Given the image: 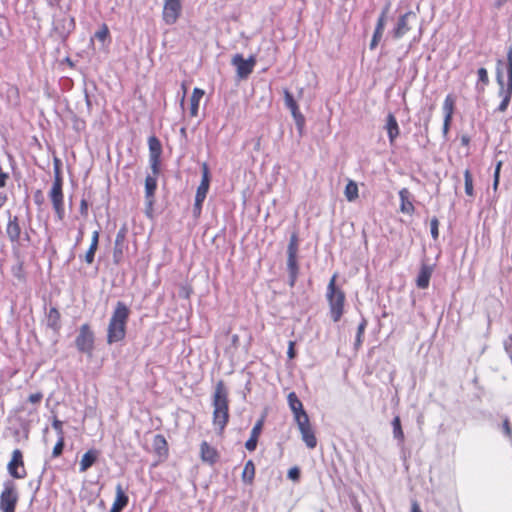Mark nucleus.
I'll list each match as a JSON object with an SVG mask.
<instances>
[{
	"label": "nucleus",
	"mask_w": 512,
	"mask_h": 512,
	"mask_svg": "<svg viewBox=\"0 0 512 512\" xmlns=\"http://www.w3.org/2000/svg\"><path fill=\"white\" fill-rule=\"evenodd\" d=\"M287 402L293 413L294 421L297 424L303 442L307 448L314 449L317 446V438L301 400L298 398L297 394L292 391L287 396Z\"/></svg>",
	"instance_id": "nucleus-1"
},
{
	"label": "nucleus",
	"mask_w": 512,
	"mask_h": 512,
	"mask_svg": "<svg viewBox=\"0 0 512 512\" xmlns=\"http://www.w3.org/2000/svg\"><path fill=\"white\" fill-rule=\"evenodd\" d=\"M506 73H507V82L504 83L503 78V60H497L496 65V81L499 85L498 95L502 98L497 110L499 112H505L510 104L512 98V46H510L507 50L506 57Z\"/></svg>",
	"instance_id": "nucleus-2"
},
{
	"label": "nucleus",
	"mask_w": 512,
	"mask_h": 512,
	"mask_svg": "<svg viewBox=\"0 0 512 512\" xmlns=\"http://www.w3.org/2000/svg\"><path fill=\"white\" fill-rule=\"evenodd\" d=\"M213 424L222 433L229 422L228 391L223 380H219L212 397Z\"/></svg>",
	"instance_id": "nucleus-3"
},
{
	"label": "nucleus",
	"mask_w": 512,
	"mask_h": 512,
	"mask_svg": "<svg viewBox=\"0 0 512 512\" xmlns=\"http://www.w3.org/2000/svg\"><path fill=\"white\" fill-rule=\"evenodd\" d=\"M130 315L128 306L121 301L116 303L107 329V342L113 344L125 338L126 325Z\"/></svg>",
	"instance_id": "nucleus-4"
},
{
	"label": "nucleus",
	"mask_w": 512,
	"mask_h": 512,
	"mask_svg": "<svg viewBox=\"0 0 512 512\" xmlns=\"http://www.w3.org/2000/svg\"><path fill=\"white\" fill-rule=\"evenodd\" d=\"M338 274L335 273L327 285L326 299L329 306L330 317L333 322H339L345 312L346 294L337 285Z\"/></svg>",
	"instance_id": "nucleus-5"
},
{
	"label": "nucleus",
	"mask_w": 512,
	"mask_h": 512,
	"mask_svg": "<svg viewBox=\"0 0 512 512\" xmlns=\"http://www.w3.org/2000/svg\"><path fill=\"white\" fill-rule=\"evenodd\" d=\"M63 179L60 170V160L54 159V181L49 191V198L51 200L53 209L56 213L58 220L62 221L65 217L64 209V195H63Z\"/></svg>",
	"instance_id": "nucleus-6"
},
{
	"label": "nucleus",
	"mask_w": 512,
	"mask_h": 512,
	"mask_svg": "<svg viewBox=\"0 0 512 512\" xmlns=\"http://www.w3.org/2000/svg\"><path fill=\"white\" fill-rule=\"evenodd\" d=\"M22 228L18 216H12L8 212V222L6 226V234L12 245V254L19 256V250H22L23 241L31 242V237L27 231L24 232V237L21 239Z\"/></svg>",
	"instance_id": "nucleus-7"
},
{
	"label": "nucleus",
	"mask_w": 512,
	"mask_h": 512,
	"mask_svg": "<svg viewBox=\"0 0 512 512\" xmlns=\"http://www.w3.org/2000/svg\"><path fill=\"white\" fill-rule=\"evenodd\" d=\"M298 247L299 239L296 232L290 236V241L287 247V269L289 272V285L293 287L297 281L299 274L298 265Z\"/></svg>",
	"instance_id": "nucleus-8"
},
{
	"label": "nucleus",
	"mask_w": 512,
	"mask_h": 512,
	"mask_svg": "<svg viewBox=\"0 0 512 512\" xmlns=\"http://www.w3.org/2000/svg\"><path fill=\"white\" fill-rule=\"evenodd\" d=\"M202 169V179L197 187L196 195H195V202L193 207V212L195 216H199L202 211V205L203 202L207 196V193L209 191L210 187V171L208 164L206 162L202 163L201 166Z\"/></svg>",
	"instance_id": "nucleus-9"
},
{
	"label": "nucleus",
	"mask_w": 512,
	"mask_h": 512,
	"mask_svg": "<svg viewBox=\"0 0 512 512\" xmlns=\"http://www.w3.org/2000/svg\"><path fill=\"white\" fill-rule=\"evenodd\" d=\"M18 502V493L11 482L4 484V489L0 495V510L2 512H15Z\"/></svg>",
	"instance_id": "nucleus-10"
},
{
	"label": "nucleus",
	"mask_w": 512,
	"mask_h": 512,
	"mask_svg": "<svg viewBox=\"0 0 512 512\" xmlns=\"http://www.w3.org/2000/svg\"><path fill=\"white\" fill-rule=\"evenodd\" d=\"M77 349L86 354H91L94 347V334L88 324H83L79 329V334L75 339Z\"/></svg>",
	"instance_id": "nucleus-11"
},
{
	"label": "nucleus",
	"mask_w": 512,
	"mask_h": 512,
	"mask_svg": "<svg viewBox=\"0 0 512 512\" xmlns=\"http://www.w3.org/2000/svg\"><path fill=\"white\" fill-rule=\"evenodd\" d=\"M182 14V0H164L162 19L166 24H174Z\"/></svg>",
	"instance_id": "nucleus-12"
},
{
	"label": "nucleus",
	"mask_w": 512,
	"mask_h": 512,
	"mask_svg": "<svg viewBox=\"0 0 512 512\" xmlns=\"http://www.w3.org/2000/svg\"><path fill=\"white\" fill-rule=\"evenodd\" d=\"M232 64L236 67L237 75L245 79L253 72L256 57L251 55L248 59H244L242 54H236L232 58Z\"/></svg>",
	"instance_id": "nucleus-13"
},
{
	"label": "nucleus",
	"mask_w": 512,
	"mask_h": 512,
	"mask_svg": "<svg viewBox=\"0 0 512 512\" xmlns=\"http://www.w3.org/2000/svg\"><path fill=\"white\" fill-rule=\"evenodd\" d=\"M8 471L12 477L17 479H22L26 476L22 452L19 449L13 451L12 459L8 463Z\"/></svg>",
	"instance_id": "nucleus-14"
},
{
	"label": "nucleus",
	"mask_w": 512,
	"mask_h": 512,
	"mask_svg": "<svg viewBox=\"0 0 512 512\" xmlns=\"http://www.w3.org/2000/svg\"><path fill=\"white\" fill-rule=\"evenodd\" d=\"M199 456L203 463L214 466L220 458L218 450L207 441H202L199 448Z\"/></svg>",
	"instance_id": "nucleus-15"
},
{
	"label": "nucleus",
	"mask_w": 512,
	"mask_h": 512,
	"mask_svg": "<svg viewBox=\"0 0 512 512\" xmlns=\"http://www.w3.org/2000/svg\"><path fill=\"white\" fill-rule=\"evenodd\" d=\"M387 10H388V8H386L381 13V15L379 16V18L377 20L376 27H375V30H374V33H373V36H372V39H371V42L369 45V48L371 50H374L378 46V44L382 38L384 28H385V20H386Z\"/></svg>",
	"instance_id": "nucleus-16"
},
{
	"label": "nucleus",
	"mask_w": 512,
	"mask_h": 512,
	"mask_svg": "<svg viewBox=\"0 0 512 512\" xmlns=\"http://www.w3.org/2000/svg\"><path fill=\"white\" fill-rule=\"evenodd\" d=\"M150 148V161L153 172L158 173L159 157H160V142L157 137L152 136L149 139Z\"/></svg>",
	"instance_id": "nucleus-17"
},
{
	"label": "nucleus",
	"mask_w": 512,
	"mask_h": 512,
	"mask_svg": "<svg viewBox=\"0 0 512 512\" xmlns=\"http://www.w3.org/2000/svg\"><path fill=\"white\" fill-rule=\"evenodd\" d=\"M410 16H414L412 11H408L398 19L397 25L393 30V36L396 39L402 38L406 33H408L411 27L408 25V18Z\"/></svg>",
	"instance_id": "nucleus-18"
},
{
	"label": "nucleus",
	"mask_w": 512,
	"mask_h": 512,
	"mask_svg": "<svg viewBox=\"0 0 512 512\" xmlns=\"http://www.w3.org/2000/svg\"><path fill=\"white\" fill-rule=\"evenodd\" d=\"M385 129L388 134L389 143L391 145H393L396 138L400 134V128H399L396 117L392 113H389L386 117Z\"/></svg>",
	"instance_id": "nucleus-19"
},
{
	"label": "nucleus",
	"mask_w": 512,
	"mask_h": 512,
	"mask_svg": "<svg viewBox=\"0 0 512 512\" xmlns=\"http://www.w3.org/2000/svg\"><path fill=\"white\" fill-rule=\"evenodd\" d=\"M115 490L116 496L110 509V512H121L127 506L129 498L125 494L121 484H118Z\"/></svg>",
	"instance_id": "nucleus-20"
},
{
	"label": "nucleus",
	"mask_w": 512,
	"mask_h": 512,
	"mask_svg": "<svg viewBox=\"0 0 512 512\" xmlns=\"http://www.w3.org/2000/svg\"><path fill=\"white\" fill-rule=\"evenodd\" d=\"M16 260L15 265L12 266L11 271L12 275L19 281L24 282L26 279L25 271H24V253L22 250H19V256L13 255Z\"/></svg>",
	"instance_id": "nucleus-21"
},
{
	"label": "nucleus",
	"mask_w": 512,
	"mask_h": 512,
	"mask_svg": "<svg viewBox=\"0 0 512 512\" xmlns=\"http://www.w3.org/2000/svg\"><path fill=\"white\" fill-rule=\"evenodd\" d=\"M399 197H400V210L401 212L411 215L414 213V205L412 201L410 200V192L407 188H402L399 191Z\"/></svg>",
	"instance_id": "nucleus-22"
},
{
	"label": "nucleus",
	"mask_w": 512,
	"mask_h": 512,
	"mask_svg": "<svg viewBox=\"0 0 512 512\" xmlns=\"http://www.w3.org/2000/svg\"><path fill=\"white\" fill-rule=\"evenodd\" d=\"M99 456V451L96 449L88 450L81 458L80 461V472L87 471L97 460Z\"/></svg>",
	"instance_id": "nucleus-23"
},
{
	"label": "nucleus",
	"mask_w": 512,
	"mask_h": 512,
	"mask_svg": "<svg viewBox=\"0 0 512 512\" xmlns=\"http://www.w3.org/2000/svg\"><path fill=\"white\" fill-rule=\"evenodd\" d=\"M431 274V268L427 265H423L416 279L417 287L420 289H426L429 286Z\"/></svg>",
	"instance_id": "nucleus-24"
},
{
	"label": "nucleus",
	"mask_w": 512,
	"mask_h": 512,
	"mask_svg": "<svg viewBox=\"0 0 512 512\" xmlns=\"http://www.w3.org/2000/svg\"><path fill=\"white\" fill-rule=\"evenodd\" d=\"M204 96V91L200 88H194L190 97V115L195 117L198 114L199 103Z\"/></svg>",
	"instance_id": "nucleus-25"
},
{
	"label": "nucleus",
	"mask_w": 512,
	"mask_h": 512,
	"mask_svg": "<svg viewBox=\"0 0 512 512\" xmlns=\"http://www.w3.org/2000/svg\"><path fill=\"white\" fill-rule=\"evenodd\" d=\"M285 104L290 109L295 119H300L302 122L304 121L303 115L299 112L297 102L288 90L285 91Z\"/></svg>",
	"instance_id": "nucleus-26"
},
{
	"label": "nucleus",
	"mask_w": 512,
	"mask_h": 512,
	"mask_svg": "<svg viewBox=\"0 0 512 512\" xmlns=\"http://www.w3.org/2000/svg\"><path fill=\"white\" fill-rule=\"evenodd\" d=\"M255 473H256V469H255L254 462L252 460H248L245 463V466H244V469H243V472H242V476H241L242 477V481L245 484L252 485L253 482H254Z\"/></svg>",
	"instance_id": "nucleus-27"
},
{
	"label": "nucleus",
	"mask_w": 512,
	"mask_h": 512,
	"mask_svg": "<svg viewBox=\"0 0 512 512\" xmlns=\"http://www.w3.org/2000/svg\"><path fill=\"white\" fill-rule=\"evenodd\" d=\"M455 97L451 94L447 95L443 102V113L445 118H451L453 119V115L455 112Z\"/></svg>",
	"instance_id": "nucleus-28"
},
{
	"label": "nucleus",
	"mask_w": 512,
	"mask_h": 512,
	"mask_svg": "<svg viewBox=\"0 0 512 512\" xmlns=\"http://www.w3.org/2000/svg\"><path fill=\"white\" fill-rule=\"evenodd\" d=\"M47 325L55 331L60 328V313L55 307L49 309L47 314Z\"/></svg>",
	"instance_id": "nucleus-29"
},
{
	"label": "nucleus",
	"mask_w": 512,
	"mask_h": 512,
	"mask_svg": "<svg viewBox=\"0 0 512 512\" xmlns=\"http://www.w3.org/2000/svg\"><path fill=\"white\" fill-rule=\"evenodd\" d=\"M344 195L349 202L355 201L359 196L358 185L355 181L349 180L346 184Z\"/></svg>",
	"instance_id": "nucleus-30"
},
{
	"label": "nucleus",
	"mask_w": 512,
	"mask_h": 512,
	"mask_svg": "<svg viewBox=\"0 0 512 512\" xmlns=\"http://www.w3.org/2000/svg\"><path fill=\"white\" fill-rule=\"evenodd\" d=\"M156 189L157 179L152 176H147L145 180V198H155Z\"/></svg>",
	"instance_id": "nucleus-31"
},
{
	"label": "nucleus",
	"mask_w": 512,
	"mask_h": 512,
	"mask_svg": "<svg viewBox=\"0 0 512 512\" xmlns=\"http://www.w3.org/2000/svg\"><path fill=\"white\" fill-rule=\"evenodd\" d=\"M393 436L400 442L404 441V432L401 426V420L399 416H395L392 420Z\"/></svg>",
	"instance_id": "nucleus-32"
},
{
	"label": "nucleus",
	"mask_w": 512,
	"mask_h": 512,
	"mask_svg": "<svg viewBox=\"0 0 512 512\" xmlns=\"http://www.w3.org/2000/svg\"><path fill=\"white\" fill-rule=\"evenodd\" d=\"M465 193L469 197L474 196L473 177L469 169L464 171Z\"/></svg>",
	"instance_id": "nucleus-33"
},
{
	"label": "nucleus",
	"mask_w": 512,
	"mask_h": 512,
	"mask_svg": "<svg viewBox=\"0 0 512 512\" xmlns=\"http://www.w3.org/2000/svg\"><path fill=\"white\" fill-rule=\"evenodd\" d=\"M154 202H155V198H145V202H144V213L146 215V217L148 219H150L151 221H154L155 220V213H154V208H153V205H154Z\"/></svg>",
	"instance_id": "nucleus-34"
},
{
	"label": "nucleus",
	"mask_w": 512,
	"mask_h": 512,
	"mask_svg": "<svg viewBox=\"0 0 512 512\" xmlns=\"http://www.w3.org/2000/svg\"><path fill=\"white\" fill-rule=\"evenodd\" d=\"M94 38L104 43L109 38V29L106 24H102L100 29L95 32Z\"/></svg>",
	"instance_id": "nucleus-35"
},
{
	"label": "nucleus",
	"mask_w": 512,
	"mask_h": 512,
	"mask_svg": "<svg viewBox=\"0 0 512 512\" xmlns=\"http://www.w3.org/2000/svg\"><path fill=\"white\" fill-rule=\"evenodd\" d=\"M264 425V418L259 419L251 430L250 437L259 439Z\"/></svg>",
	"instance_id": "nucleus-36"
},
{
	"label": "nucleus",
	"mask_w": 512,
	"mask_h": 512,
	"mask_svg": "<svg viewBox=\"0 0 512 512\" xmlns=\"http://www.w3.org/2000/svg\"><path fill=\"white\" fill-rule=\"evenodd\" d=\"M366 325H367V321L365 319H363L362 322L358 326L357 336H356V343H355L356 346H359L362 343V337L364 335Z\"/></svg>",
	"instance_id": "nucleus-37"
},
{
	"label": "nucleus",
	"mask_w": 512,
	"mask_h": 512,
	"mask_svg": "<svg viewBox=\"0 0 512 512\" xmlns=\"http://www.w3.org/2000/svg\"><path fill=\"white\" fill-rule=\"evenodd\" d=\"M64 25L65 32L62 33V35L65 37L67 36L75 27L74 19L73 18H63L62 19Z\"/></svg>",
	"instance_id": "nucleus-38"
},
{
	"label": "nucleus",
	"mask_w": 512,
	"mask_h": 512,
	"mask_svg": "<svg viewBox=\"0 0 512 512\" xmlns=\"http://www.w3.org/2000/svg\"><path fill=\"white\" fill-rule=\"evenodd\" d=\"M52 427L55 429L58 439L64 438V430H63V422L57 419L56 417L53 419Z\"/></svg>",
	"instance_id": "nucleus-39"
},
{
	"label": "nucleus",
	"mask_w": 512,
	"mask_h": 512,
	"mask_svg": "<svg viewBox=\"0 0 512 512\" xmlns=\"http://www.w3.org/2000/svg\"><path fill=\"white\" fill-rule=\"evenodd\" d=\"M63 448H64V438H59L53 448L52 456L55 458L59 457L63 452Z\"/></svg>",
	"instance_id": "nucleus-40"
},
{
	"label": "nucleus",
	"mask_w": 512,
	"mask_h": 512,
	"mask_svg": "<svg viewBox=\"0 0 512 512\" xmlns=\"http://www.w3.org/2000/svg\"><path fill=\"white\" fill-rule=\"evenodd\" d=\"M478 80L482 82L484 85H487L489 83V76L488 72L485 68L481 67L477 71Z\"/></svg>",
	"instance_id": "nucleus-41"
},
{
	"label": "nucleus",
	"mask_w": 512,
	"mask_h": 512,
	"mask_svg": "<svg viewBox=\"0 0 512 512\" xmlns=\"http://www.w3.org/2000/svg\"><path fill=\"white\" fill-rule=\"evenodd\" d=\"M439 222L437 218H432L430 222V228H431V235L433 239H437L439 236V230H438Z\"/></svg>",
	"instance_id": "nucleus-42"
},
{
	"label": "nucleus",
	"mask_w": 512,
	"mask_h": 512,
	"mask_svg": "<svg viewBox=\"0 0 512 512\" xmlns=\"http://www.w3.org/2000/svg\"><path fill=\"white\" fill-rule=\"evenodd\" d=\"M501 167H502V162H501V161H499V162L496 164L495 172H494V181H493L494 189H497V186H498V184H499V178H500V170H501Z\"/></svg>",
	"instance_id": "nucleus-43"
},
{
	"label": "nucleus",
	"mask_w": 512,
	"mask_h": 512,
	"mask_svg": "<svg viewBox=\"0 0 512 512\" xmlns=\"http://www.w3.org/2000/svg\"><path fill=\"white\" fill-rule=\"evenodd\" d=\"M258 439L254 437H249V439L245 443V448L248 451H254L257 447Z\"/></svg>",
	"instance_id": "nucleus-44"
},
{
	"label": "nucleus",
	"mask_w": 512,
	"mask_h": 512,
	"mask_svg": "<svg viewBox=\"0 0 512 512\" xmlns=\"http://www.w3.org/2000/svg\"><path fill=\"white\" fill-rule=\"evenodd\" d=\"M295 345H296L295 341H289V343H288L287 356L290 360H292L296 357Z\"/></svg>",
	"instance_id": "nucleus-45"
},
{
	"label": "nucleus",
	"mask_w": 512,
	"mask_h": 512,
	"mask_svg": "<svg viewBox=\"0 0 512 512\" xmlns=\"http://www.w3.org/2000/svg\"><path fill=\"white\" fill-rule=\"evenodd\" d=\"M288 477H289V479H291L293 481H298L299 478H300V470H299V468L293 467V468L289 469Z\"/></svg>",
	"instance_id": "nucleus-46"
},
{
	"label": "nucleus",
	"mask_w": 512,
	"mask_h": 512,
	"mask_svg": "<svg viewBox=\"0 0 512 512\" xmlns=\"http://www.w3.org/2000/svg\"><path fill=\"white\" fill-rule=\"evenodd\" d=\"M96 250L97 249H92V246L89 247L88 251L85 254V261L87 264L93 263Z\"/></svg>",
	"instance_id": "nucleus-47"
},
{
	"label": "nucleus",
	"mask_w": 512,
	"mask_h": 512,
	"mask_svg": "<svg viewBox=\"0 0 512 512\" xmlns=\"http://www.w3.org/2000/svg\"><path fill=\"white\" fill-rule=\"evenodd\" d=\"M43 398V394L41 392L33 393L29 396L28 401L32 404L39 403Z\"/></svg>",
	"instance_id": "nucleus-48"
},
{
	"label": "nucleus",
	"mask_w": 512,
	"mask_h": 512,
	"mask_svg": "<svg viewBox=\"0 0 512 512\" xmlns=\"http://www.w3.org/2000/svg\"><path fill=\"white\" fill-rule=\"evenodd\" d=\"M124 239H125V231H124V229H122L116 235L115 246H122Z\"/></svg>",
	"instance_id": "nucleus-49"
},
{
	"label": "nucleus",
	"mask_w": 512,
	"mask_h": 512,
	"mask_svg": "<svg viewBox=\"0 0 512 512\" xmlns=\"http://www.w3.org/2000/svg\"><path fill=\"white\" fill-rule=\"evenodd\" d=\"M451 122H452L451 118H445L444 117L443 128H442V132H443L444 136H447V134L449 132V129H450V126H451Z\"/></svg>",
	"instance_id": "nucleus-50"
},
{
	"label": "nucleus",
	"mask_w": 512,
	"mask_h": 512,
	"mask_svg": "<svg viewBox=\"0 0 512 512\" xmlns=\"http://www.w3.org/2000/svg\"><path fill=\"white\" fill-rule=\"evenodd\" d=\"M504 349H505L509 359L512 361V337H510L509 341H505Z\"/></svg>",
	"instance_id": "nucleus-51"
},
{
	"label": "nucleus",
	"mask_w": 512,
	"mask_h": 512,
	"mask_svg": "<svg viewBox=\"0 0 512 512\" xmlns=\"http://www.w3.org/2000/svg\"><path fill=\"white\" fill-rule=\"evenodd\" d=\"M98 242H99V231H94L93 235H92V239H91V244H90V246H92V249H97Z\"/></svg>",
	"instance_id": "nucleus-52"
},
{
	"label": "nucleus",
	"mask_w": 512,
	"mask_h": 512,
	"mask_svg": "<svg viewBox=\"0 0 512 512\" xmlns=\"http://www.w3.org/2000/svg\"><path fill=\"white\" fill-rule=\"evenodd\" d=\"M503 430L507 436L510 437L512 435V428L508 419L503 421Z\"/></svg>",
	"instance_id": "nucleus-53"
},
{
	"label": "nucleus",
	"mask_w": 512,
	"mask_h": 512,
	"mask_svg": "<svg viewBox=\"0 0 512 512\" xmlns=\"http://www.w3.org/2000/svg\"><path fill=\"white\" fill-rule=\"evenodd\" d=\"M8 179V174L3 172L0 168V188L6 185V180Z\"/></svg>",
	"instance_id": "nucleus-54"
},
{
	"label": "nucleus",
	"mask_w": 512,
	"mask_h": 512,
	"mask_svg": "<svg viewBox=\"0 0 512 512\" xmlns=\"http://www.w3.org/2000/svg\"><path fill=\"white\" fill-rule=\"evenodd\" d=\"M470 141H471L470 136H469V135H467V134H463V135L461 136V138H460L461 145H462V146H465V147H468V146H469Z\"/></svg>",
	"instance_id": "nucleus-55"
},
{
	"label": "nucleus",
	"mask_w": 512,
	"mask_h": 512,
	"mask_svg": "<svg viewBox=\"0 0 512 512\" xmlns=\"http://www.w3.org/2000/svg\"><path fill=\"white\" fill-rule=\"evenodd\" d=\"M87 202L86 200H82L81 203H80V212L81 214H86L87 213Z\"/></svg>",
	"instance_id": "nucleus-56"
},
{
	"label": "nucleus",
	"mask_w": 512,
	"mask_h": 512,
	"mask_svg": "<svg viewBox=\"0 0 512 512\" xmlns=\"http://www.w3.org/2000/svg\"><path fill=\"white\" fill-rule=\"evenodd\" d=\"M411 512H422L417 501H413L411 504Z\"/></svg>",
	"instance_id": "nucleus-57"
},
{
	"label": "nucleus",
	"mask_w": 512,
	"mask_h": 512,
	"mask_svg": "<svg viewBox=\"0 0 512 512\" xmlns=\"http://www.w3.org/2000/svg\"><path fill=\"white\" fill-rule=\"evenodd\" d=\"M34 198H35V202L37 204H39V205L42 204V193H41V191H37L35 193V195H34Z\"/></svg>",
	"instance_id": "nucleus-58"
},
{
	"label": "nucleus",
	"mask_w": 512,
	"mask_h": 512,
	"mask_svg": "<svg viewBox=\"0 0 512 512\" xmlns=\"http://www.w3.org/2000/svg\"><path fill=\"white\" fill-rule=\"evenodd\" d=\"M118 254H122V248L121 246H115V249H114V258H117Z\"/></svg>",
	"instance_id": "nucleus-59"
},
{
	"label": "nucleus",
	"mask_w": 512,
	"mask_h": 512,
	"mask_svg": "<svg viewBox=\"0 0 512 512\" xmlns=\"http://www.w3.org/2000/svg\"><path fill=\"white\" fill-rule=\"evenodd\" d=\"M6 197L0 196V207L4 204Z\"/></svg>",
	"instance_id": "nucleus-60"
},
{
	"label": "nucleus",
	"mask_w": 512,
	"mask_h": 512,
	"mask_svg": "<svg viewBox=\"0 0 512 512\" xmlns=\"http://www.w3.org/2000/svg\"><path fill=\"white\" fill-rule=\"evenodd\" d=\"M167 446L166 440L162 437V449Z\"/></svg>",
	"instance_id": "nucleus-61"
},
{
	"label": "nucleus",
	"mask_w": 512,
	"mask_h": 512,
	"mask_svg": "<svg viewBox=\"0 0 512 512\" xmlns=\"http://www.w3.org/2000/svg\"><path fill=\"white\" fill-rule=\"evenodd\" d=\"M81 236H82V232L80 231L79 236H77V241H79V240H80V237H81Z\"/></svg>",
	"instance_id": "nucleus-62"
},
{
	"label": "nucleus",
	"mask_w": 512,
	"mask_h": 512,
	"mask_svg": "<svg viewBox=\"0 0 512 512\" xmlns=\"http://www.w3.org/2000/svg\"><path fill=\"white\" fill-rule=\"evenodd\" d=\"M237 340H238V336H237V335H235V336H234V341H237Z\"/></svg>",
	"instance_id": "nucleus-63"
},
{
	"label": "nucleus",
	"mask_w": 512,
	"mask_h": 512,
	"mask_svg": "<svg viewBox=\"0 0 512 512\" xmlns=\"http://www.w3.org/2000/svg\"><path fill=\"white\" fill-rule=\"evenodd\" d=\"M86 98H88V96H86ZM87 104L88 105L90 104V100L89 99H87Z\"/></svg>",
	"instance_id": "nucleus-64"
}]
</instances>
